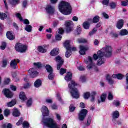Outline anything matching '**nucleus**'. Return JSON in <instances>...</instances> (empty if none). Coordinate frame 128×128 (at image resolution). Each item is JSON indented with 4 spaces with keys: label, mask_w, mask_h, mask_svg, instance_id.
Segmentation results:
<instances>
[{
    "label": "nucleus",
    "mask_w": 128,
    "mask_h": 128,
    "mask_svg": "<svg viewBox=\"0 0 128 128\" xmlns=\"http://www.w3.org/2000/svg\"><path fill=\"white\" fill-rule=\"evenodd\" d=\"M88 110L86 109L82 110L80 111L78 116L79 120H80V122H82L84 120V118H86Z\"/></svg>",
    "instance_id": "6e6552de"
},
{
    "label": "nucleus",
    "mask_w": 128,
    "mask_h": 128,
    "mask_svg": "<svg viewBox=\"0 0 128 128\" xmlns=\"http://www.w3.org/2000/svg\"><path fill=\"white\" fill-rule=\"evenodd\" d=\"M8 2L12 6H16L20 2V0H8Z\"/></svg>",
    "instance_id": "aec40b11"
},
{
    "label": "nucleus",
    "mask_w": 128,
    "mask_h": 128,
    "mask_svg": "<svg viewBox=\"0 0 128 128\" xmlns=\"http://www.w3.org/2000/svg\"><path fill=\"white\" fill-rule=\"evenodd\" d=\"M106 94H103L100 96V100H98V104H100V102H106Z\"/></svg>",
    "instance_id": "4be33fe9"
},
{
    "label": "nucleus",
    "mask_w": 128,
    "mask_h": 128,
    "mask_svg": "<svg viewBox=\"0 0 128 128\" xmlns=\"http://www.w3.org/2000/svg\"><path fill=\"white\" fill-rule=\"evenodd\" d=\"M64 46L66 48V50H68L70 49V40H66L64 42Z\"/></svg>",
    "instance_id": "393cba45"
},
{
    "label": "nucleus",
    "mask_w": 128,
    "mask_h": 128,
    "mask_svg": "<svg viewBox=\"0 0 128 128\" xmlns=\"http://www.w3.org/2000/svg\"><path fill=\"white\" fill-rule=\"evenodd\" d=\"M34 65L35 66H36V68H42V62H34Z\"/></svg>",
    "instance_id": "de8ad7c7"
},
{
    "label": "nucleus",
    "mask_w": 128,
    "mask_h": 128,
    "mask_svg": "<svg viewBox=\"0 0 128 128\" xmlns=\"http://www.w3.org/2000/svg\"><path fill=\"white\" fill-rule=\"evenodd\" d=\"M32 104V98H30L26 102V106H30Z\"/></svg>",
    "instance_id": "8fccbe9b"
},
{
    "label": "nucleus",
    "mask_w": 128,
    "mask_h": 128,
    "mask_svg": "<svg viewBox=\"0 0 128 128\" xmlns=\"http://www.w3.org/2000/svg\"><path fill=\"white\" fill-rule=\"evenodd\" d=\"M84 62L86 64H88L86 66V68L88 70H90L94 66V64L92 62V58L90 56H88L87 58L84 59Z\"/></svg>",
    "instance_id": "39448f33"
},
{
    "label": "nucleus",
    "mask_w": 128,
    "mask_h": 128,
    "mask_svg": "<svg viewBox=\"0 0 128 128\" xmlns=\"http://www.w3.org/2000/svg\"><path fill=\"white\" fill-rule=\"evenodd\" d=\"M97 31L98 29L96 28H93L91 32H89V36H94V34H96Z\"/></svg>",
    "instance_id": "ea45409f"
},
{
    "label": "nucleus",
    "mask_w": 128,
    "mask_h": 128,
    "mask_svg": "<svg viewBox=\"0 0 128 128\" xmlns=\"http://www.w3.org/2000/svg\"><path fill=\"white\" fill-rule=\"evenodd\" d=\"M26 46L24 45L21 43H17L15 46V49L16 52H21L22 54L24 52H26Z\"/></svg>",
    "instance_id": "423d86ee"
},
{
    "label": "nucleus",
    "mask_w": 128,
    "mask_h": 128,
    "mask_svg": "<svg viewBox=\"0 0 128 128\" xmlns=\"http://www.w3.org/2000/svg\"><path fill=\"white\" fill-rule=\"evenodd\" d=\"M76 110V106L74 105V104H71L70 106V112H73Z\"/></svg>",
    "instance_id": "c03bdc74"
},
{
    "label": "nucleus",
    "mask_w": 128,
    "mask_h": 128,
    "mask_svg": "<svg viewBox=\"0 0 128 128\" xmlns=\"http://www.w3.org/2000/svg\"><path fill=\"white\" fill-rule=\"evenodd\" d=\"M60 74H61V76H62L64 74H66V69L61 68L60 69Z\"/></svg>",
    "instance_id": "603ef678"
},
{
    "label": "nucleus",
    "mask_w": 128,
    "mask_h": 128,
    "mask_svg": "<svg viewBox=\"0 0 128 128\" xmlns=\"http://www.w3.org/2000/svg\"><path fill=\"white\" fill-rule=\"evenodd\" d=\"M120 116V113L118 112V111L116 110L114 111V112H113L112 113V122L114 124H116V118H118Z\"/></svg>",
    "instance_id": "2eb2a0df"
},
{
    "label": "nucleus",
    "mask_w": 128,
    "mask_h": 128,
    "mask_svg": "<svg viewBox=\"0 0 128 128\" xmlns=\"http://www.w3.org/2000/svg\"><path fill=\"white\" fill-rule=\"evenodd\" d=\"M106 62V59L98 58V60L97 61V66H102Z\"/></svg>",
    "instance_id": "7c9ffc66"
},
{
    "label": "nucleus",
    "mask_w": 128,
    "mask_h": 128,
    "mask_svg": "<svg viewBox=\"0 0 128 128\" xmlns=\"http://www.w3.org/2000/svg\"><path fill=\"white\" fill-rule=\"evenodd\" d=\"M86 76H80V81L81 82H86Z\"/></svg>",
    "instance_id": "37998d69"
},
{
    "label": "nucleus",
    "mask_w": 128,
    "mask_h": 128,
    "mask_svg": "<svg viewBox=\"0 0 128 128\" xmlns=\"http://www.w3.org/2000/svg\"><path fill=\"white\" fill-rule=\"evenodd\" d=\"M104 54L106 58H110L112 54V47L110 46H106L102 49Z\"/></svg>",
    "instance_id": "20e7f679"
},
{
    "label": "nucleus",
    "mask_w": 128,
    "mask_h": 128,
    "mask_svg": "<svg viewBox=\"0 0 128 128\" xmlns=\"http://www.w3.org/2000/svg\"><path fill=\"white\" fill-rule=\"evenodd\" d=\"M2 128H12V126L10 123H5L2 124L1 126Z\"/></svg>",
    "instance_id": "2f4dec72"
},
{
    "label": "nucleus",
    "mask_w": 128,
    "mask_h": 128,
    "mask_svg": "<svg viewBox=\"0 0 128 128\" xmlns=\"http://www.w3.org/2000/svg\"><path fill=\"white\" fill-rule=\"evenodd\" d=\"M34 86L35 88H40L42 86V80L40 79L37 80L34 82Z\"/></svg>",
    "instance_id": "c85d7f7f"
},
{
    "label": "nucleus",
    "mask_w": 128,
    "mask_h": 128,
    "mask_svg": "<svg viewBox=\"0 0 128 128\" xmlns=\"http://www.w3.org/2000/svg\"><path fill=\"white\" fill-rule=\"evenodd\" d=\"M80 50L79 53L80 54H82V56H84L86 54V52L88 50V46H84L81 45L80 46Z\"/></svg>",
    "instance_id": "9b49d317"
},
{
    "label": "nucleus",
    "mask_w": 128,
    "mask_h": 128,
    "mask_svg": "<svg viewBox=\"0 0 128 128\" xmlns=\"http://www.w3.org/2000/svg\"><path fill=\"white\" fill-rule=\"evenodd\" d=\"M106 80H107L108 84H110V86L114 84V81L112 80V76H110V75L107 74L106 76Z\"/></svg>",
    "instance_id": "f3484780"
},
{
    "label": "nucleus",
    "mask_w": 128,
    "mask_h": 128,
    "mask_svg": "<svg viewBox=\"0 0 128 128\" xmlns=\"http://www.w3.org/2000/svg\"><path fill=\"white\" fill-rule=\"evenodd\" d=\"M19 98L20 99L22 100H26V94L22 92H20Z\"/></svg>",
    "instance_id": "cd10ccee"
},
{
    "label": "nucleus",
    "mask_w": 128,
    "mask_h": 128,
    "mask_svg": "<svg viewBox=\"0 0 128 128\" xmlns=\"http://www.w3.org/2000/svg\"><path fill=\"white\" fill-rule=\"evenodd\" d=\"M128 34V31L126 29H122L120 32V36H126Z\"/></svg>",
    "instance_id": "f704fd0d"
},
{
    "label": "nucleus",
    "mask_w": 128,
    "mask_h": 128,
    "mask_svg": "<svg viewBox=\"0 0 128 128\" xmlns=\"http://www.w3.org/2000/svg\"><path fill=\"white\" fill-rule=\"evenodd\" d=\"M112 98H114V96H112V92H109L108 94V100H112Z\"/></svg>",
    "instance_id": "0e129e2a"
},
{
    "label": "nucleus",
    "mask_w": 128,
    "mask_h": 128,
    "mask_svg": "<svg viewBox=\"0 0 128 128\" xmlns=\"http://www.w3.org/2000/svg\"><path fill=\"white\" fill-rule=\"evenodd\" d=\"M10 82V78H6L4 80V84H8Z\"/></svg>",
    "instance_id": "052dcab7"
},
{
    "label": "nucleus",
    "mask_w": 128,
    "mask_h": 128,
    "mask_svg": "<svg viewBox=\"0 0 128 128\" xmlns=\"http://www.w3.org/2000/svg\"><path fill=\"white\" fill-rule=\"evenodd\" d=\"M100 22V17L98 16H94L92 19V22L94 24H96L97 22Z\"/></svg>",
    "instance_id": "c9c22d12"
},
{
    "label": "nucleus",
    "mask_w": 128,
    "mask_h": 128,
    "mask_svg": "<svg viewBox=\"0 0 128 128\" xmlns=\"http://www.w3.org/2000/svg\"><path fill=\"white\" fill-rule=\"evenodd\" d=\"M41 112H42L43 116H48L50 114L48 112V109L46 106H43L41 108Z\"/></svg>",
    "instance_id": "f8f14e48"
},
{
    "label": "nucleus",
    "mask_w": 128,
    "mask_h": 128,
    "mask_svg": "<svg viewBox=\"0 0 128 128\" xmlns=\"http://www.w3.org/2000/svg\"><path fill=\"white\" fill-rule=\"evenodd\" d=\"M12 114L14 116L18 118V116H20V111L18 110L17 108H14L12 112Z\"/></svg>",
    "instance_id": "b1692460"
},
{
    "label": "nucleus",
    "mask_w": 128,
    "mask_h": 128,
    "mask_svg": "<svg viewBox=\"0 0 128 128\" xmlns=\"http://www.w3.org/2000/svg\"><path fill=\"white\" fill-rule=\"evenodd\" d=\"M124 75L122 74H117V78L118 80H122V78H124Z\"/></svg>",
    "instance_id": "69168bd1"
},
{
    "label": "nucleus",
    "mask_w": 128,
    "mask_h": 128,
    "mask_svg": "<svg viewBox=\"0 0 128 128\" xmlns=\"http://www.w3.org/2000/svg\"><path fill=\"white\" fill-rule=\"evenodd\" d=\"M22 6L23 8H26V6H28V0H24L22 2Z\"/></svg>",
    "instance_id": "680f3d73"
},
{
    "label": "nucleus",
    "mask_w": 128,
    "mask_h": 128,
    "mask_svg": "<svg viewBox=\"0 0 128 128\" xmlns=\"http://www.w3.org/2000/svg\"><path fill=\"white\" fill-rule=\"evenodd\" d=\"M90 93L87 92L84 94V98L85 100H88V98H90Z\"/></svg>",
    "instance_id": "a19ab883"
},
{
    "label": "nucleus",
    "mask_w": 128,
    "mask_h": 128,
    "mask_svg": "<svg viewBox=\"0 0 128 128\" xmlns=\"http://www.w3.org/2000/svg\"><path fill=\"white\" fill-rule=\"evenodd\" d=\"M45 68L47 70V72H48V74L54 72L52 68V66L50 65L46 64L45 66Z\"/></svg>",
    "instance_id": "c756f323"
},
{
    "label": "nucleus",
    "mask_w": 128,
    "mask_h": 128,
    "mask_svg": "<svg viewBox=\"0 0 128 128\" xmlns=\"http://www.w3.org/2000/svg\"><path fill=\"white\" fill-rule=\"evenodd\" d=\"M78 42L79 44H84V42H86L87 41L84 38H78Z\"/></svg>",
    "instance_id": "09e8293b"
},
{
    "label": "nucleus",
    "mask_w": 128,
    "mask_h": 128,
    "mask_svg": "<svg viewBox=\"0 0 128 128\" xmlns=\"http://www.w3.org/2000/svg\"><path fill=\"white\" fill-rule=\"evenodd\" d=\"M42 122L44 126L48 128H60V126L54 122L52 118L44 117L42 119Z\"/></svg>",
    "instance_id": "7ed1b4c3"
},
{
    "label": "nucleus",
    "mask_w": 128,
    "mask_h": 128,
    "mask_svg": "<svg viewBox=\"0 0 128 128\" xmlns=\"http://www.w3.org/2000/svg\"><path fill=\"white\" fill-rule=\"evenodd\" d=\"M23 122H24V118H20L18 122H17L16 124V126H20V124H22Z\"/></svg>",
    "instance_id": "13d9d810"
},
{
    "label": "nucleus",
    "mask_w": 128,
    "mask_h": 128,
    "mask_svg": "<svg viewBox=\"0 0 128 128\" xmlns=\"http://www.w3.org/2000/svg\"><path fill=\"white\" fill-rule=\"evenodd\" d=\"M113 104L115 106H120V102L118 100H116L113 102Z\"/></svg>",
    "instance_id": "a18cd8bd"
},
{
    "label": "nucleus",
    "mask_w": 128,
    "mask_h": 128,
    "mask_svg": "<svg viewBox=\"0 0 128 128\" xmlns=\"http://www.w3.org/2000/svg\"><path fill=\"white\" fill-rule=\"evenodd\" d=\"M124 26V20H120L117 22L116 28L118 30H120Z\"/></svg>",
    "instance_id": "a211bd4d"
},
{
    "label": "nucleus",
    "mask_w": 128,
    "mask_h": 128,
    "mask_svg": "<svg viewBox=\"0 0 128 128\" xmlns=\"http://www.w3.org/2000/svg\"><path fill=\"white\" fill-rule=\"evenodd\" d=\"M62 36L58 34H56V40H62Z\"/></svg>",
    "instance_id": "338daca9"
},
{
    "label": "nucleus",
    "mask_w": 128,
    "mask_h": 128,
    "mask_svg": "<svg viewBox=\"0 0 128 128\" xmlns=\"http://www.w3.org/2000/svg\"><path fill=\"white\" fill-rule=\"evenodd\" d=\"M97 54H98V58H104V52L99 50L97 52Z\"/></svg>",
    "instance_id": "72a5a7b5"
},
{
    "label": "nucleus",
    "mask_w": 128,
    "mask_h": 128,
    "mask_svg": "<svg viewBox=\"0 0 128 128\" xmlns=\"http://www.w3.org/2000/svg\"><path fill=\"white\" fill-rule=\"evenodd\" d=\"M6 36L7 38H8V40H14V36L12 35V33L10 31H8L6 32Z\"/></svg>",
    "instance_id": "6ab92c4d"
},
{
    "label": "nucleus",
    "mask_w": 128,
    "mask_h": 128,
    "mask_svg": "<svg viewBox=\"0 0 128 128\" xmlns=\"http://www.w3.org/2000/svg\"><path fill=\"white\" fill-rule=\"evenodd\" d=\"M54 60H56V62H58L57 70H60V68H62V66L64 64V59H62V58L60 56H58L56 57H55Z\"/></svg>",
    "instance_id": "0eeeda50"
},
{
    "label": "nucleus",
    "mask_w": 128,
    "mask_h": 128,
    "mask_svg": "<svg viewBox=\"0 0 128 128\" xmlns=\"http://www.w3.org/2000/svg\"><path fill=\"white\" fill-rule=\"evenodd\" d=\"M46 10L48 14H50L54 12V7L52 6L50 4H48L46 6Z\"/></svg>",
    "instance_id": "4468645a"
},
{
    "label": "nucleus",
    "mask_w": 128,
    "mask_h": 128,
    "mask_svg": "<svg viewBox=\"0 0 128 128\" xmlns=\"http://www.w3.org/2000/svg\"><path fill=\"white\" fill-rule=\"evenodd\" d=\"M4 115L5 116H10V110L6 109L4 111Z\"/></svg>",
    "instance_id": "6e6d98bb"
},
{
    "label": "nucleus",
    "mask_w": 128,
    "mask_h": 128,
    "mask_svg": "<svg viewBox=\"0 0 128 128\" xmlns=\"http://www.w3.org/2000/svg\"><path fill=\"white\" fill-rule=\"evenodd\" d=\"M96 91H93L91 92V95H90V102H94V96L96 94Z\"/></svg>",
    "instance_id": "473e14b6"
},
{
    "label": "nucleus",
    "mask_w": 128,
    "mask_h": 128,
    "mask_svg": "<svg viewBox=\"0 0 128 128\" xmlns=\"http://www.w3.org/2000/svg\"><path fill=\"white\" fill-rule=\"evenodd\" d=\"M60 53V49L58 48H54L50 52V55L52 56H58Z\"/></svg>",
    "instance_id": "dca6fc26"
},
{
    "label": "nucleus",
    "mask_w": 128,
    "mask_h": 128,
    "mask_svg": "<svg viewBox=\"0 0 128 128\" xmlns=\"http://www.w3.org/2000/svg\"><path fill=\"white\" fill-rule=\"evenodd\" d=\"M48 78L50 80H52L54 78V72L49 73L48 75Z\"/></svg>",
    "instance_id": "4c0bfd02"
},
{
    "label": "nucleus",
    "mask_w": 128,
    "mask_h": 128,
    "mask_svg": "<svg viewBox=\"0 0 128 128\" xmlns=\"http://www.w3.org/2000/svg\"><path fill=\"white\" fill-rule=\"evenodd\" d=\"M16 16L18 18H19L20 20V22H22V16L20 15V14L17 13L16 14Z\"/></svg>",
    "instance_id": "e2e57ef3"
},
{
    "label": "nucleus",
    "mask_w": 128,
    "mask_h": 128,
    "mask_svg": "<svg viewBox=\"0 0 128 128\" xmlns=\"http://www.w3.org/2000/svg\"><path fill=\"white\" fill-rule=\"evenodd\" d=\"M2 92L6 98H12L14 96L12 92L8 89L5 88L3 90Z\"/></svg>",
    "instance_id": "9d476101"
},
{
    "label": "nucleus",
    "mask_w": 128,
    "mask_h": 128,
    "mask_svg": "<svg viewBox=\"0 0 128 128\" xmlns=\"http://www.w3.org/2000/svg\"><path fill=\"white\" fill-rule=\"evenodd\" d=\"M82 26L83 28L85 30H88V28H90V22L86 21L84 22H83Z\"/></svg>",
    "instance_id": "a878e982"
},
{
    "label": "nucleus",
    "mask_w": 128,
    "mask_h": 128,
    "mask_svg": "<svg viewBox=\"0 0 128 128\" xmlns=\"http://www.w3.org/2000/svg\"><path fill=\"white\" fill-rule=\"evenodd\" d=\"M8 65V60H4L2 62V68H6Z\"/></svg>",
    "instance_id": "49530a36"
},
{
    "label": "nucleus",
    "mask_w": 128,
    "mask_h": 128,
    "mask_svg": "<svg viewBox=\"0 0 128 128\" xmlns=\"http://www.w3.org/2000/svg\"><path fill=\"white\" fill-rule=\"evenodd\" d=\"M72 74L70 72H68L66 76L64 77V80L66 82H70L68 84V88L70 90L71 96L73 98H80V93L77 88H74L76 86V83L74 80H72Z\"/></svg>",
    "instance_id": "f257e3e1"
},
{
    "label": "nucleus",
    "mask_w": 128,
    "mask_h": 128,
    "mask_svg": "<svg viewBox=\"0 0 128 128\" xmlns=\"http://www.w3.org/2000/svg\"><path fill=\"white\" fill-rule=\"evenodd\" d=\"M77 34H80L82 32V28L78 26L76 30Z\"/></svg>",
    "instance_id": "774afa93"
},
{
    "label": "nucleus",
    "mask_w": 128,
    "mask_h": 128,
    "mask_svg": "<svg viewBox=\"0 0 128 128\" xmlns=\"http://www.w3.org/2000/svg\"><path fill=\"white\" fill-rule=\"evenodd\" d=\"M38 50L39 52H42V54H44V52H46V47H43L42 46H39L38 48Z\"/></svg>",
    "instance_id": "5701e85b"
},
{
    "label": "nucleus",
    "mask_w": 128,
    "mask_h": 128,
    "mask_svg": "<svg viewBox=\"0 0 128 128\" xmlns=\"http://www.w3.org/2000/svg\"><path fill=\"white\" fill-rule=\"evenodd\" d=\"M102 4L104 6H108V4H110V0H103L102 1Z\"/></svg>",
    "instance_id": "3c124183"
},
{
    "label": "nucleus",
    "mask_w": 128,
    "mask_h": 128,
    "mask_svg": "<svg viewBox=\"0 0 128 128\" xmlns=\"http://www.w3.org/2000/svg\"><path fill=\"white\" fill-rule=\"evenodd\" d=\"M29 74H30V77L34 78H36L38 74V72L34 70V68H31L28 70Z\"/></svg>",
    "instance_id": "ddd939ff"
},
{
    "label": "nucleus",
    "mask_w": 128,
    "mask_h": 128,
    "mask_svg": "<svg viewBox=\"0 0 128 128\" xmlns=\"http://www.w3.org/2000/svg\"><path fill=\"white\" fill-rule=\"evenodd\" d=\"M70 54H72V52L66 50L65 56H66V58H70Z\"/></svg>",
    "instance_id": "4d7b16f0"
},
{
    "label": "nucleus",
    "mask_w": 128,
    "mask_h": 128,
    "mask_svg": "<svg viewBox=\"0 0 128 128\" xmlns=\"http://www.w3.org/2000/svg\"><path fill=\"white\" fill-rule=\"evenodd\" d=\"M16 104V100H12L11 102H8L6 106L10 108H12V106H14Z\"/></svg>",
    "instance_id": "bb28decb"
},
{
    "label": "nucleus",
    "mask_w": 128,
    "mask_h": 128,
    "mask_svg": "<svg viewBox=\"0 0 128 128\" xmlns=\"http://www.w3.org/2000/svg\"><path fill=\"white\" fill-rule=\"evenodd\" d=\"M23 128H30V124L26 121H24L22 122Z\"/></svg>",
    "instance_id": "58836bf2"
},
{
    "label": "nucleus",
    "mask_w": 128,
    "mask_h": 128,
    "mask_svg": "<svg viewBox=\"0 0 128 128\" xmlns=\"http://www.w3.org/2000/svg\"><path fill=\"white\" fill-rule=\"evenodd\" d=\"M91 122H92V117H88L87 120L86 126H90Z\"/></svg>",
    "instance_id": "5fc2aeb1"
},
{
    "label": "nucleus",
    "mask_w": 128,
    "mask_h": 128,
    "mask_svg": "<svg viewBox=\"0 0 128 128\" xmlns=\"http://www.w3.org/2000/svg\"><path fill=\"white\" fill-rule=\"evenodd\" d=\"M32 27L30 25H27L26 26V28H24L25 30L28 32H32Z\"/></svg>",
    "instance_id": "e433bc0d"
},
{
    "label": "nucleus",
    "mask_w": 128,
    "mask_h": 128,
    "mask_svg": "<svg viewBox=\"0 0 128 128\" xmlns=\"http://www.w3.org/2000/svg\"><path fill=\"white\" fill-rule=\"evenodd\" d=\"M6 18V14H3L0 12V20H4Z\"/></svg>",
    "instance_id": "864d4df0"
},
{
    "label": "nucleus",
    "mask_w": 128,
    "mask_h": 128,
    "mask_svg": "<svg viewBox=\"0 0 128 128\" xmlns=\"http://www.w3.org/2000/svg\"><path fill=\"white\" fill-rule=\"evenodd\" d=\"M6 43L5 42H2V46H0V48L2 50H4L6 48Z\"/></svg>",
    "instance_id": "bf43d9fd"
},
{
    "label": "nucleus",
    "mask_w": 128,
    "mask_h": 128,
    "mask_svg": "<svg viewBox=\"0 0 128 128\" xmlns=\"http://www.w3.org/2000/svg\"><path fill=\"white\" fill-rule=\"evenodd\" d=\"M74 24V23H72V21H66L65 23V26L66 28V32L68 34V32H70L74 30V28L72 26Z\"/></svg>",
    "instance_id": "1a4fd4ad"
},
{
    "label": "nucleus",
    "mask_w": 128,
    "mask_h": 128,
    "mask_svg": "<svg viewBox=\"0 0 128 128\" xmlns=\"http://www.w3.org/2000/svg\"><path fill=\"white\" fill-rule=\"evenodd\" d=\"M109 6L112 10H114V8H116V3L112 2L110 3Z\"/></svg>",
    "instance_id": "79ce46f5"
},
{
    "label": "nucleus",
    "mask_w": 128,
    "mask_h": 128,
    "mask_svg": "<svg viewBox=\"0 0 128 128\" xmlns=\"http://www.w3.org/2000/svg\"><path fill=\"white\" fill-rule=\"evenodd\" d=\"M16 60H11L10 63V66L11 68H14V70H16L18 66V64H16Z\"/></svg>",
    "instance_id": "412c9836"
},
{
    "label": "nucleus",
    "mask_w": 128,
    "mask_h": 128,
    "mask_svg": "<svg viewBox=\"0 0 128 128\" xmlns=\"http://www.w3.org/2000/svg\"><path fill=\"white\" fill-rule=\"evenodd\" d=\"M58 9L60 12L62 14H65V16L70 14H72V10L70 4L64 0H62L60 2Z\"/></svg>",
    "instance_id": "f03ea898"
}]
</instances>
